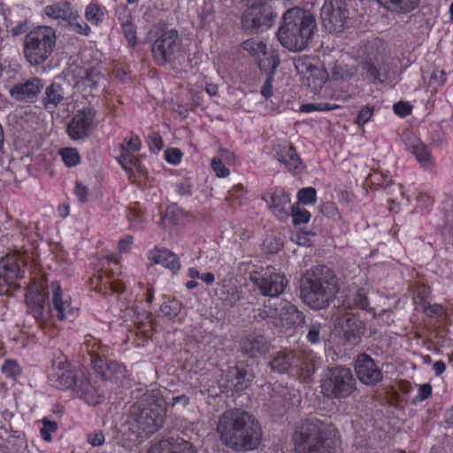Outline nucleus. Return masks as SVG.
Returning a JSON list of instances; mask_svg holds the SVG:
<instances>
[{"instance_id":"nucleus-1","label":"nucleus","mask_w":453,"mask_h":453,"mask_svg":"<svg viewBox=\"0 0 453 453\" xmlns=\"http://www.w3.org/2000/svg\"><path fill=\"white\" fill-rule=\"evenodd\" d=\"M217 432L223 444L235 451L258 448L263 435L258 420L244 411H226L219 417Z\"/></svg>"},{"instance_id":"nucleus-2","label":"nucleus","mask_w":453,"mask_h":453,"mask_svg":"<svg viewBox=\"0 0 453 453\" xmlns=\"http://www.w3.org/2000/svg\"><path fill=\"white\" fill-rule=\"evenodd\" d=\"M337 430L327 419L309 417L291 434L294 453H337Z\"/></svg>"},{"instance_id":"nucleus-3","label":"nucleus","mask_w":453,"mask_h":453,"mask_svg":"<svg viewBox=\"0 0 453 453\" xmlns=\"http://www.w3.org/2000/svg\"><path fill=\"white\" fill-rule=\"evenodd\" d=\"M166 411L160 390L148 389L129 408V430L138 438H148L164 426Z\"/></svg>"},{"instance_id":"nucleus-4","label":"nucleus","mask_w":453,"mask_h":453,"mask_svg":"<svg viewBox=\"0 0 453 453\" xmlns=\"http://www.w3.org/2000/svg\"><path fill=\"white\" fill-rule=\"evenodd\" d=\"M316 28L317 22L312 13L300 7H294L283 14L277 37L288 50L301 51L308 46Z\"/></svg>"},{"instance_id":"nucleus-5","label":"nucleus","mask_w":453,"mask_h":453,"mask_svg":"<svg viewBox=\"0 0 453 453\" xmlns=\"http://www.w3.org/2000/svg\"><path fill=\"white\" fill-rule=\"evenodd\" d=\"M337 285L333 272L326 265H318L304 274L301 296L305 303L315 310L324 309L334 300Z\"/></svg>"},{"instance_id":"nucleus-6","label":"nucleus","mask_w":453,"mask_h":453,"mask_svg":"<svg viewBox=\"0 0 453 453\" xmlns=\"http://www.w3.org/2000/svg\"><path fill=\"white\" fill-rule=\"evenodd\" d=\"M151 52L159 65H168L176 73H188L192 68L189 55L176 29L163 30L152 43Z\"/></svg>"},{"instance_id":"nucleus-7","label":"nucleus","mask_w":453,"mask_h":453,"mask_svg":"<svg viewBox=\"0 0 453 453\" xmlns=\"http://www.w3.org/2000/svg\"><path fill=\"white\" fill-rule=\"evenodd\" d=\"M322 394L330 399H345L357 390V380L350 368L336 365L327 368L320 380Z\"/></svg>"},{"instance_id":"nucleus-8","label":"nucleus","mask_w":453,"mask_h":453,"mask_svg":"<svg viewBox=\"0 0 453 453\" xmlns=\"http://www.w3.org/2000/svg\"><path fill=\"white\" fill-rule=\"evenodd\" d=\"M45 280L37 260L30 253V313L38 322L46 320L50 312Z\"/></svg>"},{"instance_id":"nucleus-9","label":"nucleus","mask_w":453,"mask_h":453,"mask_svg":"<svg viewBox=\"0 0 453 453\" xmlns=\"http://www.w3.org/2000/svg\"><path fill=\"white\" fill-rule=\"evenodd\" d=\"M351 0H324L320 19L329 33H342L349 27Z\"/></svg>"},{"instance_id":"nucleus-10","label":"nucleus","mask_w":453,"mask_h":453,"mask_svg":"<svg viewBox=\"0 0 453 453\" xmlns=\"http://www.w3.org/2000/svg\"><path fill=\"white\" fill-rule=\"evenodd\" d=\"M107 352L106 346H97L96 349L93 346L92 349L88 350L93 369L103 380L123 385L127 380V371L122 364L106 359Z\"/></svg>"},{"instance_id":"nucleus-11","label":"nucleus","mask_w":453,"mask_h":453,"mask_svg":"<svg viewBox=\"0 0 453 453\" xmlns=\"http://www.w3.org/2000/svg\"><path fill=\"white\" fill-rule=\"evenodd\" d=\"M294 65L301 76L303 84L313 93H318L328 80L326 70L315 58L306 55L299 56L294 59Z\"/></svg>"},{"instance_id":"nucleus-12","label":"nucleus","mask_w":453,"mask_h":453,"mask_svg":"<svg viewBox=\"0 0 453 453\" xmlns=\"http://www.w3.org/2000/svg\"><path fill=\"white\" fill-rule=\"evenodd\" d=\"M48 371L52 386L60 389L73 388L82 376L83 371L77 370L62 352L55 353Z\"/></svg>"},{"instance_id":"nucleus-13","label":"nucleus","mask_w":453,"mask_h":453,"mask_svg":"<svg viewBox=\"0 0 453 453\" xmlns=\"http://www.w3.org/2000/svg\"><path fill=\"white\" fill-rule=\"evenodd\" d=\"M275 14L267 3L250 4L242 16V27L249 34L267 30L273 26Z\"/></svg>"},{"instance_id":"nucleus-14","label":"nucleus","mask_w":453,"mask_h":453,"mask_svg":"<svg viewBox=\"0 0 453 453\" xmlns=\"http://www.w3.org/2000/svg\"><path fill=\"white\" fill-rule=\"evenodd\" d=\"M56 35L50 27H38L30 31V65L44 62L55 46Z\"/></svg>"},{"instance_id":"nucleus-15","label":"nucleus","mask_w":453,"mask_h":453,"mask_svg":"<svg viewBox=\"0 0 453 453\" xmlns=\"http://www.w3.org/2000/svg\"><path fill=\"white\" fill-rule=\"evenodd\" d=\"M250 280L263 296L275 297L283 293L288 280L283 274L266 268L250 273Z\"/></svg>"},{"instance_id":"nucleus-16","label":"nucleus","mask_w":453,"mask_h":453,"mask_svg":"<svg viewBox=\"0 0 453 453\" xmlns=\"http://www.w3.org/2000/svg\"><path fill=\"white\" fill-rule=\"evenodd\" d=\"M354 369L359 381L365 386L374 387L383 380L381 369L368 354L357 355Z\"/></svg>"},{"instance_id":"nucleus-17","label":"nucleus","mask_w":453,"mask_h":453,"mask_svg":"<svg viewBox=\"0 0 453 453\" xmlns=\"http://www.w3.org/2000/svg\"><path fill=\"white\" fill-rule=\"evenodd\" d=\"M20 264L26 263L19 254L7 255L0 260V292L8 291V287L14 284L15 280L24 277Z\"/></svg>"},{"instance_id":"nucleus-18","label":"nucleus","mask_w":453,"mask_h":453,"mask_svg":"<svg viewBox=\"0 0 453 453\" xmlns=\"http://www.w3.org/2000/svg\"><path fill=\"white\" fill-rule=\"evenodd\" d=\"M95 117L96 111L93 108L88 107L79 111L67 126L69 136L73 140L87 137L93 128Z\"/></svg>"},{"instance_id":"nucleus-19","label":"nucleus","mask_w":453,"mask_h":453,"mask_svg":"<svg viewBox=\"0 0 453 453\" xmlns=\"http://www.w3.org/2000/svg\"><path fill=\"white\" fill-rule=\"evenodd\" d=\"M147 453H197L195 446L181 437H167L153 444Z\"/></svg>"},{"instance_id":"nucleus-20","label":"nucleus","mask_w":453,"mask_h":453,"mask_svg":"<svg viewBox=\"0 0 453 453\" xmlns=\"http://www.w3.org/2000/svg\"><path fill=\"white\" fill-rule=\"evenodd\" d=\"M270 347V343L263 336L253 334L246 335L240 342L242 354L250 358L266 354Z\"/></svg>"},{"instance_id":"nucleus-21","label":"nucleus","mask_w":453,"mask_h":453,"mask_svg":"<svg viewBox=\"0 0 453 453\" xmlns=\"http://www.w3.org/2000/svg\"><path fill=\"white\" fill-rule=\"evenodd\" d=\"M73 389L81 398L91 405H96L104 399V395L91 383L84 372Z\"/></svg>"},{"instance_id":"nucleus-22","label":"nucleus","mask_w":453,"mask_h":453,"mask_svg":"<svg viewBox=\"0 0 453 453\" xmlns=\"http://www.w3.org/2000/svg\"><path fill=\"white\" fill-rule=\"evenodd\" d=\"M405 145L406 149L416 157L422 167L430 168L434 165V157L426 145L412 134H405Z\"/></svg>"},{"instance_id":"nucleus-23","label":"nucleus","mask_w":453,"mask_h":453,"mask_svg":"<svg viewBox=\"0 0 453 453\" xmlns=\"http://www.w3.org/2000/svg\"><path fill=\"white\" fill-rule=\"evenodd\" d=\"M275 311L283 326H299L304 323L305 318L303 313L287 301L280 302Z\"/></svg>"},{"instance_id":"nucleus-24","label":"nucleus","mask_w":453,"mask_h":453,"mask_svg":"<svg viewBox=\"0 0 453 453\" xmlns=\"http://www.w3.org/2000/svg\"><path fill=\"white\" fill-rule=\"evenodd\" d=\"M266 202L279 219H283L289 216L292 205L290 204V197L284 189L276 188L270 195V201L266 200Z\"/></svg>"},{"instance_id":"nucleus-25","label":"nucleus","mask_w":453,"mask_h":453,"mask_svg":"<svg viewBox=\"0 0 453 453\" xmlns=\"http://www.w3.org/2000/svg\"><path fill=\"white\" fill-rule=\"evenodd\" d=\"M149 259L154 264L160 265L173 272L180 268V262L177 255L167 249H154L150 252Z\"/></svg>"},{"instance_id":"nucleus-26","label":"nucleus","mask_w":453,"mask_h":453,"mask_svg":"<svg viewBox=\"0 0 453 453\" xmlns=\"http://www.w3.org/2000/svg\"><path fill=\"white\" fill-rule=\"evenodd\" d=\"M340 325L344 341L350 345H356L362 334L360 321L354 316H346L342 319Z\"/></svg>"},{"instance_id":"nucleus-27","label":"nucleus","mask_w":453,"mask_h":453,"mask_svg":"<svg viewBox=\"0 0 453 453\" xmlns=\"http://www.w3.org/2000/svg\"><path fill=\"white\" fill-rule=\"evenodd\" d=\"M277 159L295 174L302 170V161L292 145L280 147L277 150Z\"/></svg>"},{"instance_id":"nucleus-28","label":"nucleus","mask_w":453,"mask_h":453,"mask_svg":"<svg viewBox=\"0 0 453 453\" xmlns=\"http://www.w3.org/2000/svg\"><path fill=\"white\" fill-rule=\"evenodd\" d=\"M296 358V351H278L273 355L269 366L272 371L278 373H285L293 367Z\"/></svg>"},{"instance_id":"nucleus-29","label":"nucleus","mask_w":453,"mask_h":453,"mask_svg":"<svg viewBox=\"0 0 453 453\" xmlns=\"http://www.w3.org/2000/svg\"><path fill=\"white\" fill-rule=\"evenodd\" d=\"M74 10L71 3L65 1L45 6L44 13L49 18L57 19L65 25Z\"/></svg>"},{"instance_id":"nucleus-30","label":"nucleus","mask_w":453,"mask_h":453,"mask_svg":"<svg viewBox=\"0 0 453 453\" xmlns=\"http://www.w3.org/2000/svg\"><path fill=\"white\" fill-rule=\"evenodd\" d=\"M64 91L60 84L52 83L46 88L45 96L41 101V106L45 109L56 108L64 100Z\"/></svg>"},{"instance_id":"nucleus-31","label":"nucleus","mask_w":453,"mask_h":453,"mask_svg":"<svg viewBox=\"0 0 453 453\" xmlns=\"http://www.w3.org/2000/svg\"><path fill=\"white\" fill-rule=\"evenodd\" d=\"M51 288L53 292V306L57 311L58 319L64 320L66 317V312L71 311L70 303L68 301H63L62 291L58 282L54 281L51 283Z\"/></svg>"},{"instance_id":"nucleus-32","label":"nucleus","mask_w":453,"mask_h":453,"mask_svg":"<svg viewBox=\"0 0 453 453\" xmlns=\"http://www.w3.org/2000/svg\"><path fill=\"white\" fill-rule=\"evenodd\" d=\"M242 48L248 55L255 58L259 62L260 66H265L264 60L261 59V57L266 54V46L263 42L249 39L242 43Z\"/></svg>"},{"instance_id":"nucleus-33","label":"nucleus","mask_w":453,"mask_h":453,"mask_svg":"<svg viewBox=\"0 0 453 453\" xmlns=\"http://www.w3.org/2000/svg\"><path fill=\"white\" fill-rule=\"evenodd\" d=\"M293 367L297 369L304 380L309 379L315 372L313 357L298 351H296V358Z\"/></svg>"},{"instance_id":"nucleus-34","label":"nucleus","mask_w":453,"mask_h":453,"mask_svg":"<svg viewBox=\"0 0 453 453\" xmlns=\"http://www.w3.org/2000/svg\"><path fill=\"white\" fill-rule=\"evenodd\" d=\"M65 27L80 35L88 36L91 34L90 27L81 19L77 10L69 16Z\"/></svg>"},{"instance_id":"nucleus-35","label":"nucleus","mask_w":453,"mask_h":453,"mask_svg":"<svg viewBox=\"0 0 453 453\" xmlns=\"http://www.w3.org/2000/svg\"><path fill=\"white\" fill-rule=\"evenodd\" d=\"M371 50L373 51V48H371ZM371 52L370 54H372ZM383 62V58L380 55L374 56V58L368 56V59L362 64L363 69L366 72L369 78L373 81L380 80V71L381 69V64Z\"/></svg>"},{"instance_id":"nucleus-36","label":"nucleus","mask_w":453,"mask_h":453,"mask_svg":"<svg viewBox=\"0 0 453 453\" xmlns=\"http://www.w3.org/2000/svg\"><path fill=\"white\" fill-rule=\"evenodd\" d=\"M120 155L118 157V161L121 166L127 172L131 171L134 167L138 172H142V165L139 159L134 155L135 152H131L127 150L120 149Z\"/></svg>"},{"instance_id":"nucleus-37","label":"nucleus","mask_w":453,"mask_h":453,"mask_svg":"<svg viewBox=\"0 0 453 453\" xmlns=\"http://www.w3.org/2000/svg\"><path fill=\"white\" fill-rule=\"evenodd\" d=\"M357 73L354 65L335 63L331 69L332 78L335 81H344L352 78Z\"/></svg>"},{"instance_id":"nucleus-38","label":"nucleus","mask_w":453,"mask_h":453,"mask_svg":"<svg viewBox=\"0 0 453 453\" xmlns=\"http://www.w3.org/2000/svg\"><path fill=\"white\" fill-rule=\"evenodd\" d=\"M85 19L93 26H99L104 18V8L95 3H90L85 9Z\"/></svg>"},{"instance_id":"nucleus-39","label":"nucleus","mask_w":453,"mask_h":453,"mask_svg":"<svg viewBox=\"0 0 453 453\" xmlns=\"http://www.w3.org/2000/svg\"><path fill=\"white\" fill-rule=\"evenodd\" d=\"M234 378L237 380L235 384L236 390L242 391L250 386L255 376L252 372L238 365L234 367Z\"/></svg>"},{"instance_id":"nucleus-40","label":"nucleus","mask_w":453,"mask_h":453,"mask_svg":"<svg viewBox=\"0 0 453 453\" xmlns=\"http://www.w3.org/2000/svg\"><path fill=\"white\" fill-rule=\"evenodd\" d=\"M103 80L101 73L96 69L86 70L85 76L81 78L80 83L84 88H89L90 92L98 88V86Z\"/></svg>"},{"instance_id":"nucleus-41","label":"nucleus","mask_w":453,"mask_h":453,"mask_svg":"<svg viewBox=\"0 0 453 453\" xmlns=\"http://www.w3.org/2000/svg\"><path fill=\"white\" fill-rule=\"evenodd\" d=\"M326 326L317 321L308 325L307 340L311 344H318L325 337Z\"/></svg>"},{"instance_id":"nucleus-42","label":"nucleus","mask_w":453,"mask_h":453,"mask_svg":"<svg viewBox=\"0 0 453 453\" xmlns=\"http://www.w3.org/2000/svg\"><path fill=\"white\" fill-rule=\"evenodd\" d=\"M12 99L19 102H27L28 98V81L14 84L9 90Z\"/></svg>"},{"instance_id":"nucleus-43","label":"nucleus","mask_w":453,"mask_h":453,"mask_svg":"<svg viewBox=\"0 0 453 453\" xmlns=\"http://www.w3.org/2000/svg\"><path fill=\"white\" fill-rule=\"evenodd\" d=\"M1 370L5 377L12 379H16L21 372L19 365L14 359H6Z\"/></svg>"},{"instance_id":"nucleus-44","label":"nucleus","mask_w":453,"mask_h":453,"mask_svg":"<svg viewBox=\"0 0 453 453\" xmlns=\"http://www.w3.org/2000/svg\"><path fill=\"white\" fill-rule=\"evenodd\" d=\"M59 154L65 164L69 167L74 166L80 162V155L73 148L61 149Z\"/></svg>"},{"instance_id":"nucleus-45","label":"nucleus","mask_w":453,"mask_h":453,"mask_svg":"<svg viewBox=\"0 0 453 453\" xmlns=\"http://www.w3.org/2000/svg\"><path fill=\"white\" fill-rule=\"evenodd\" d=\"M348 305L355 306L360 309H367L369 305L368 298L362 289H358L351 296L349 297Z\"/></svg>"},{"instance_id":"nucleus-46","label":"nucleus","mask_w":453,"mask_h":453,"mask_svg":"<svg viewBox=\"0 0 453 453\" xmlns=\"http://www.w3.org/2000/svg\"><path fill=\"white\" fill-rule=\"evenodd\" d=\"M182 219V211L175 205H171L166 209L164 218L165 222L173 226H177L180 224Z\"/></svg>"},{"instance_id":"nucleus-47","label":"nucleus","mask_w":453,"mask_h":453,"mask_svg":"<svg viewBox=\"0 0 453 453\" xmlns=\"http://www.w3.org/2000/svg\"><path fill=\"white\" fill-rule=\"evenodd\" d=\"M289 215L292 216L295 225L307 223L311 218L310 212L305 209L299 208L298 205H292Z\"/></svg>"},{"instance_id":"nucleus-48","label":"nucleus","mask_w":453,"mask_h":453,"mask_svg":"<svg viewBox=\"0 0 453 453\" xmlns=\"http://www.w3.org/2000/svg\"><path fill=\"white\" fill-rule=\"evenodd\" d=\"M368 180L371 184L381 187L385 189H387L393 183L391 178L388 174L382 173L380 172H375L372 174H370Z\"/></svg>"},{"instance_id":"nucleus-49","label":"nucleus","mask_w":453,"mask_h":453,"mask_svg":"<svg viewBox=\"0 0 453 453\" xmlns=\"http://www.w3.org/2000/svg\"><path fill=\"white\" fill-rule=\"evenodd\" d=\"M339 108L337 104L328 103L304 104L300 106V111L311 112L313 111H331Z\"/></svg>"},{"instance_id":"nucleus-50","label":"nucleus","mask_w":453,"mask_h":453,"mask_svg":"<svg viewBox=\"0 0 453 453\" xmlns=\"http://www.w3.org/2000/svg\"><path fill=\"white\" fill-rule=\"evenodd\" d=\"M181 309L180 303L176 300H172L164 303L161 305L162 313L170 319L176 317L179 315Z\"/></svg>"},{"instance_id":"nucleus-51","label":"nucleus","mask_w":453,"mask_h":453,"mask_svg":"<svg viewBox=\"0 0 453 453\" xmlns=\"http://www.w3.org/2000/svg\"><path fill=\"white\" fill-rule=\"evenodd\" d=\"M428 77V84L430 86H437L441 87L446 81V73L443 69H440L439 67H434L433 71L429 73Z\"/></svg>"},{"instance_id":"nucleus-52","label":"nucleus","mask_w":453,"mask_h":453,"mask_svg":"<svg viewBox=\"0 0 453 453\" xmlns=\"http://www.w3.org/2000/svg\"><path fill=\"white\" fill-rule=\"evenodd\" d=\"M42 427L40 428V434L44 441H51V433L58 430V424L55 421H50L47 418L42 419Z\"/></svg>"},{"instance_id":"nucleus-53","label":"nucleus","mask_w":453,"mask_h":453,"mask_svg":"<svg viewBox=\"0 0 453 453\" xmlns=\"http://www.w3.org/2000/svg\"><path fill=\"white\" fill-rule=\"evenodd\" d=\"M297 197L299 202L309 204L316 201V189L314 188H305L298 191Z\"/></svg>"},{"instance_id":"nucleus-54","label":"nucleus","mask_w":453,"mask_h":453,"mask_svg":"<svg viewBox=\"0 0 453 453\" xmlns=\"http://www.w3.org/2000/svg\"><path fill=\"white\" fill-rule=\"evenodd\" d=\"M224 303L233 306L241 299V293L236 287H230L222 293Z\"/></svg>"},{"instance_id":"nucleus-55","label":"nucleus","mask_w":453,"mask_h":453,"mask_svg":"<svg viewBox=\"0 0 453 453\" xmlns=\"http://www.w3.org/2000/svg\"><path fill=\"white\" fill-rule=\"evenodd\" d=\"M432 395V386L428 383L418 386V393L413 397L412 403H417L425 401Z\"/></svg>"},{"instance_id":"nucleus-56","label":"nucleus","mask_w":453,"mask_h":453,"mask_svg":"<svg viewBox=\"0 0 453 453\" xmlns=\"http://www.w3.org/2000/svg\"><path fill=\"white\" fill-rule=\"evenodd\" d=\"M182 152L177 148H169L165 151V160L173 165H178L180 163L182 158Z\"/></svg>"},{"instance_id":"nucleus-57","label":"nucleus","mask_w":453,"mask_h":453,"mask_svg":"<svg viewBox=\"0 0 453 453\" xmlns=\"http://www.w3.org/2000/svg\"><path fill=\"white\" fill-rule=\"evenodd\" d=\"M120 149L137 152L141 149V140L136 135H132L129 139L126 138L120 145Z\"/></svg>"},{"instance_id":"nucleus-58","label":"nucleus","mask_w":453,"mask_h":453,"mask_svg":"<svg viewBox=\"0 0 453 453\" xmlns=\"http://www.w3.org/2000/svg\"><path fill=\"white\" fill-rule=\"evenodd\" d=\"M128 44L134 47L137 42L136 29L133 22L121 27Z\"/></svg>"},{"instance_id":"nucleus-59","label":"nucleus","mask_w":453,"mask_h":453,"mask_svg":"<svg viewBox=\"0 0 453 453\" xmlns=\"http://www.w3.org/2000/svg\"><path fill=\"white\" fill-rule=\"evenodd\" d=\"M372 114L373 108L365 105L360 109L355 122L359 126H363L371 119Z\"/></svg>"},{"instance_id":"nucleus-60","label":"nucleus","mask_w":453,"mask_h":453,"mask_svg":"<svg viewBox=\"0 0 453 453\" xmlns=\"http://www.w3.org/2000/svg\"><path fill=\"white\" fill-rule=\"evenodd\" d=\"M321 212L327 218L336 220L341 218L338 209L332 202L324 203L321 206Z\"/></svg>"},{"instance_id":"nucleus-61","label":"nucleus","mask_w":453,"mask_h":453,"mask_svg":"<svg viewBox=\"0 0 453 453\" xmlns=\"http://www.w3.org/2000/svg\"><path fill=\"white\" fill-rule=\"evenodd\" d=\"M419 0H395V12H409L418 4Z\"/></svg>"},{"instance_id":"nucleus-62","label":"nucleus","mask_w":453,"mask_h":453,"mask_svg":"<svg viewBox=\"0 0 453 453\" xmlns=\"http://www.w3.org/2000/svg\"><path fill=\"white\" fill-rule=\"evenodd\" d=\"M127 218L133 228L140 229L142 227V223L143 221V217L139 211L131 209L127 214Z\"/></svg>"},{"instance_id":"nucleus-63","label":"nucleus","mask_w":453,"mask_h":453,"mask_svg":"<svg viewBox=\"0 0 453 453\" xmlns=\"http://www.w3.org/2000/svg\"><path fill=\"white\" fill-rule=\"evenodd\" d=\"M117 14L121 27L132 22V14L126 5L119 6L117 9Z\"/></svg>"},{"instance_id":"nucleus-64","label":"nucleus","mask_w":453,"mask_h":453,"mask_svg":"<svg viewBox=\"0 0 453 453\" xmlns=\"http://www.w3.org/2000/svg\"><path fill=\"white\" fill-rule=\"evenodd\" d=\"M394 111L400 117H406L411 114L412 106L407 102H397L393 106Z\"/></svg>"}]
</instances>
